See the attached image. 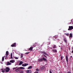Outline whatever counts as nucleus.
Returning <instances> with one entry per match:
<instances>
[{
  "mask_svg": "<svg viewBox=\"0 0 73 73\" xmlns=\"http://www.w3.org/2000/svg\"><path fill=\"white\" fill-rule=\"evenodd\" d=\"M4 70H5L6 72H8L10 70V69L8 67H7L6 68H5Z\"/></svg>",
  "mask_w": 73,
  "mask_h": 73,
  "instance_id": "obj_1",
  "label": "nucleus"
},
{
  "mask_svg": "<svg viewBox=\"0 0 73 73\" xmlns=\"http://www.w3.org/2000/svg\"><path fill=\"white\" fill-rule=\"evenodd\" d=\"M73 29V27L72 26H70L69 27V28L68 29V31H70Z\"/></svg>",
  "mask_w": 73,
  "mask_h": 73,
  "instance_id": "obj_2",
  "label": "nucleus"
},
{
  "mask_svg": "<svg viewBox=\"0 0 73 73\" xmlns=\"http://www.w3.org/2000/svg\"><path fill=\"white\" fill-rule=\"evenodd\" d=\"M58 36L57 35H55L53 37V40H56V39L57 38Z\"/></svg>",
  "mask_w": 73,
  "mask_h": 73,
  "instance_id": "obj_3",
  "label": "nucleus"
},
{
  "mask_svg": "<svg viewBox=\"0 0 73 73\" xmlns=\"http://www.w3.org/2000/svg\"><path fill=\"white\" fill-rule=\"evenodd\" d=\"M64 41L65 42L66 44H67V40H66V38H64L63 39Z\"/></svg>",
  "mask_w": 73,
  "mask_h": 73,
  "instance_id": "obj_4",
  "label": "nucleus"
},
{
  "mask_svg": "<svg viewBox=\"0 0 73 73\" xmlns=\"http://www.w3.org/2000/svg\"><path fill=\"white\" fill-rule=\"evenodd\" d=\"M44 69H45V67L44 66H43L40 68L41 70H43Z\"/></svg>",
  "mask_w": 73,
  "mask_h": 73,
  "instance_id": "obj_5",
  "label": "nucleus"
},
{
  "mask_svg": "<svg viewBox=\"0 0 73 73\" xmlns=\"http://www.w3.org/2000/svg\"><path fill=\"white\" fill-rule=\"evenodd\" d=\"M42 61H43L42 58L39 59H38V62H42Z\"/></svg>",
  "mask_w": 73,
  "mask_h": 73,
  "instance_id": "obj_6",
  "label": "nucleus"
},
{
  "mask_svg": "<svg viewBox=\"0 0 73 73\" xmlns=\"http://www.w3.org/2000/svg\"><path fill=\"white\" fill-rule=\"evenodd\" d=\"M28 65V64L25 63V64H23L22 65V66H27Z\"/></svg>",
  "mask_w": 73,
  "mask_h": 73,
  "instance_id": "obj_7",
  "label": "nucleus"
},
{
  "mask_svg": "<svg viewBox=\"0 0 73 73\" xmlns=\"http://www.w3.org/2000/svg\"><path fill=\"white\" fill-rule=\"evenodd\" d=\"M27 73H31V70H28L26 71Z\"/></svg>",
  "mask_w": 73,
  "mask_h": 73,
  "instance_id": "obj_8",
  "label": "nucleus"
},
{
  "mask_svg": "<svg viewBox=\"0 0 73 73\" xmlns=\"http://www.w3.org/2000/svg\"><path fill=\"white\" fill-rule=\"evenodd\" d=\"M66 61L67 62H68V54H66Z\"/></svg>",
  "mask_w": 73,
  "mask_h": 73,
  "instance_id": "obj_9",
  "label": "nucleus"
},
{
  "mask_svg": "<svg viewBox=\"0 0 73 73\" xmlns=\"http://www.w3.org/2000/svg\"><path fill=\"white\" fill-rule=\"evenodd\" d=\"M15 45H16V43H14L11 45V46L12 47H14Z\"/></svg>",
  "mask_w": 73,
  "mask_h": 73,
  "instance_id": "obj_10",
  "label": "nucleus"
},
{
  "mask_svg": "<svg viewBox=\"0 0 73 73\" xmlns=\"http://www.w3.org/2000/svg\"><path fill=\"white\" fill-rule=\"evenodd\" d=\"M34 47H31L29 48V50H33V48Z\"/></svg>",
  "mask_w": 73,
  "mask_h": 73,
  "instance_id": "obj_11",
  "label": "nucleus"
},
{
  "mask_svg": "<svg viewBox=\"0 0 73 73\" xmlns=\"http://www.w3.org/2000/svg\"><path fill=\"white\" fill-rule=\"evenodd\" d=\"M52 51L53 52H56V53H57V50H54V49H53L52 50Z\"/></svg>",
  "mask_w": 73,
  "mask_h": 73,
  "instance_id": "obj_12",
  "label": "nucleus"
},
{
  "mask_svg": "<svg viewBox=\"0 0 73 73\" xmlns=\"http://www.w3.org/2000/svg\"><path fill=\"white\" fill-rule=\"evenodd\" d=\"M23 64V62L22 61H21L19 64V65H22Z\"/></svg>",
  "mask_w": 73,
  "mask_h": 73,
  "instance_id": "obj_13",
  "label": "nucleus"
},
{
  "mask_svg": "<svg viewBox=\"0 0 73 73\" xmlns=\"http://www.w3.org/2000/svg\"><path fill=\"white\" fill-rule=\"evenodd\" d=\"M42 59L43 61H46V59L44 57H43V58H42Z\"/></svg>",
  "mask_w": 73,
  "mask_h": 73,
  "instance_id": "obj_14",
  "label": "nucleus"
},
{
  "mask_svg": "<svg viewBox=\"0 0 73 73\" xmlns=\"http://www.w3.org/2000/svg\"><path fill=\"white\" fill-rule=\"evenodd\" d=\"M11 65V63L8 62L7 64V65Z\"/></svg>",
  "mask_w": 73,
  "mask_h": 73,
  "instance_id": "obj_15",
  "label": "nucleus"
},
{
  "mask_svg": "<svg viewBox=\"0 0 73 73\" xmlns=\"http://www.w3.org/2000/svg\"><path fill=\"white\" fill-rule=\"evenodd\" d=\"M6 56H5L4 57H2V61H4V57H5Z\"/></svg>",
  "mask_w": 73,
  "mask_h": 73,
  "instance_id": "obj_16",
  "label": "nucleus"
},
{
  "mask_svg": "<svg viewBox=\"0 0 73 73\" xmlns=\"http://www.w3.org/2000/svg\"><path fill=\"white\" fill-rule=\"evenodd\" d=\"M9 62L11 63H13L14 62V61L13 60H12L10 61Z\"/></svg>",
  "mask_w": 73,
  "mask_h": 73,
  "instance_id": "obj_17",
  "label": "nucleus"
},
{
  "mask_svg": "<svg viewBox=\"0 0 73 73\" xmlns=\"http://www.w3.org/2000/svg\"><path fill=\"white\" fill-rule=\"evenodd\" d=\"M6 57H7L8 56V51H7L6 52Z\"/></svg>",
  "mask_w": 73,
  "mask_h": 73,
  "instance_id": "obj_18",
  "label": "nucleus"
},
{
  "mask_svg": "<svg viewBox=\"0 0 73 73\" xmlns=\"http://www.w3.org/2000/svg\"><path fill=\"white\" fill-rule=\"evenodd\" d=\"M11 59H13V58H12V54H11Z\"/></svg>",
  "mask_w": 73,
  "mask_h": 73,
  "instance_id": "obj_19",
  "label": "nucleus"
},
{
  "mask_svg": "<svg viewBox=\"0 0 73 73\" xmlns=\"http://www.w3.org/2000/svg\"><path fill=\"white\" fill-rule=\"evenodd\" d=\"M20 69H24L25 68L23 67H20Z\"/></svg>",
  "mask_w": 73,
  "mask_h": 73,
  "instance_id": "obj_20",
  "label": "nucleus"
},
{
  "mask_svg": "<svg viewBox=\"0 0 73 73\" xmlns=\"http://www.w3.org/2000/svg\"><path fill=\"white\" fill-rule=\"evenodd\" d=\"M16 72H19V69L17 68L15 70Z\"/></svg>",
  "mask_w": 73,
  "mask_h": 73,
  "instance_id": "obj_21",
  "label": "nucleus"
},
{
  "mask_svg": "<svg viewBox=\"0 0 73 73\" xmlns=\"http://www.w3.org/2000/svg\"><path fill=\"white\" fill-rule=\"evenodd\" d=\"M69 37H72V34L70 33L69 35Z\"/></svg>",
  "mask_w": 73,
  "mask_h": 73,
  "instance_id": "obj_22",
  "label": "nucleus"
},
{
  "mask_svg": "<svg viewBox=\"0 0 73 73\" xmlns=\"http://www.w3.org/2000/svg\"><path fill=\"white\" fill-rule=\"evenodd\" d=\"M32 66H30L29 67L28 69H32Z\"/></svg>",
  "mask_w": 73,
  "mask_h": 73,
  "instance_id": "obj_23",
  "label": "nucleus"
},
{
  "mask_svg": "<svg viewBox=\"0 0 73 73\" xmlns=\"http://www.w3.org/2000/svg\"><path fill=\"white\" fill-rule=\"evenodd\" d=\"M53 48H57V46H56L55 45H54V46L53 47Z\"/></svg>",
  "mask_w": 73,
  "mask_h": 73,
  "instance_id": "obj_24",
  "label": "nucleus"
},
{
  "mask_svg": "<svg viewBox=\"0 0 73 73\" xmlns=\"http://www.w3.org/2000/svg\"><path fill=\"white\" fill-rule=\"evenodd\" d=\"M66 35V36H69V34H68V33H66V34H65Z\"/></svg>",
  "mask_w": 73,
  "mask_h": 73,
  "instance_id": "obj_25",
  "label": "nucleus"
},
{
  "mask_svg": "<svg viewBox=\"0 0 73 73\" xmlns=\"http://www.w3.org/2000/svg\"><path fill=\"white\" fill-rule=\"evenodd\" d=\"M19 72L20 73H23V71L20 70V71H19Z\"/></svg>",
  "mask_w": 73,
  "mask_h": 73,
  "instance_id": "obj_26",
  "label": "nucleus"
},
{
  "mask_svg": "<svg viewBox=\"0 0 73 73\" xmlns=\"http://www.w3.org/2000/svg\"><path fill=\"white\" fill-rule=\"evenodd\" d=\"M18 68V67H17L16 68H13V70L15 69H16L17 68Z\"/></svg>",
  "mask_w": 73,
  "mask_h": 73,
  "instance_id": "obj_27",
  "label": "nucleus"
},
{
  "mask_svg": "<svg viewBox=\"0 0 73 73\" xmlns=\"http://www.w3.org/2000/svg\"><path fill=\"white\" fill-rule=\"evenodd\" d=\"M29 53V52H28L26 53V54H28Z\"/></svg>",
  "mask_w": 73,
  "mask_h": 73,
  "instance_id": "obj_28",
  "label": "nucleus"
},
{
  "mask_svg": "<svg viewBox=\"0 0 73 73\" xmlns=\"http://www.w3.org/2000/svg\"><path fill=\"white\" fill-rule=\"evenodd\" d=\"M15 59H18V58L17 57H15Z\"/></svg>",
  "mask_w": 73,
  "mask_h": 73,
  "instance_id": "obj_29",
  "label": "nucleus"
},
{
  "mask_svg": "<svg viewBox=\"0 0 73 73\" xmlns=\"http://www.w3.org/2000/svg\"><path fill=\"white\" fill-rule=\"evenodd\" d=\"M2 72H3V73H4L5 72V70H4H4H3L2 71Z\"/></svg>",
  "mask_w": 73,
  "mask_h": 73,
  "instance_id": "obj_30",
  "label": "nucleus"
},
{
  "mask_svg": "<svg viewBox=\"0 0 73 73\" xmlns=\"http://www.w3.org/2000/svg\"><path fill=\"white\" fill-rule=\"evenodd\" d=\"M23 55L21 54V58H23Z\"/></svg>",
  "mask_w": 73,
  "mask_h": 73,
  "instance_id": "obj_31",
  "label": "nucleus"
},
{
  "mask_svg": "<svg viewBox=\"0 0 73 73\" xmlns=\"http://www.w3.org/2000/svg\"><path fill=\"white\" fill-rule=\"evenodd\" d=\"M5 60H7V59H8V57H6L5 58Z\"/></svg>",
  "mask_w": 73,
  "mask_h": 73,
  "instance_id": "obj_32",
  "label": "nucleus"
},
{
  "mask_svg": "<svg viewBox=\"0 0 73 73\" xmlns=\"http://www.w3.org/2000/svg\"><path fill=\"white\" fill-rule=\"evenodd\" d=\"M44 54H45L46 55V54H47L45 53V52H44Z\"/></svg>",
  "mask_w": 73,
  "mask_h": 73,
  "instance_id": "obj_33",
  "label": "nucleus"
},
{
  "mask_svg": "<svg viewBox=\"0 0 73 73\" xmlns=\"http://www.w3.org/2000/svg\"><path fill=\"white\" fill-rule=\"evenodd\" d=\"M61 60H62V56L61 57Z\"/></svg>",
  "mask_w": 73,
  "mask_h": 73,
  "instance_id": "obj_34",
  "label": "nucleus"
},
{
  "mask_svg": "<svg viewBox=\"0 0 73 73\" xmlns=\"http://www.w3.org/2000/svg\"><path fill=\"white\" fill-rule=\"evenodd\" d=\"M50 73H52V71H51L50 70L49 71Z\"/></svg>",
  "mask_w": 73,
  "mask_h": 73,
  "instance_id": "obj_35",
  "label": "nucleus"
},
{
  "mask_svg": "<svg viewBox=\"0 0 73 73\" xmlns=\"http://www.w3.org/2000/svg\"><path fill=\"white\" fill-rule=\"evenodd\" d=\"M67 73H71L70 71H68V72Z\"/></svg>",
  "mask_w": 73,
  "mask_h": 73,
  "instance_id": "obj_36",
  "label": "nucleus"
},
{
  "mask_svg": "<svg viewBox=\"0 0 73 73\" xmlns=\"http://www.w3.org/2000/svg\"><path fill=\"white\" fill-rule=\"evenodd\" d=\"M36 71H38V69H36Z\"/></svg>",
  "mask_w": 73,
  "mask_h": 73,
  "instance_id": "obj_37",
  "label": "nucleus"
},
{
  "mask_svg": "<svg viewBox=\"0 0 73 73\" xmlns=\"http://www.w3.org/2000/svg\"><path fill=\"white\" fill-rule=\"evenodd\" d=\"M71 53H73V50H72V51Z\"/></svg>",
  "mask_w": 73,
  "mask_h": 73,
  "instance_id": "obj_38",
  "label": "nucleus"
},
{
  "mask_svg": "<svg viewBox=\"0 0 73 73\" xmlns=\"http://www.w3.org/2000/svg\"><path fill=\"white\" fill-rule=\"evenodd\" d=\"M70 58H72V56H70Z\"/></svg>",
  "mask_w": 73,
  "mask_h": 73,
  "instance_id": "obj_39",
  "label": "nucleus"
},
{
  "mask_svg": "<svg viewBox=\"0 0 73 73\" xmlns=\"http://www.w3.org/2000/svg\"><path fill=\"white\" fill-rule=\"evenodd\" d=\"M44 57H46V56L45 55H44Z\"/></svg>",
  "mask_w": 73,
  "mask_h": 73,
  "instance_id": "obj_40",
  "label": "nucleus"
},
{
  "mask_svg": "<svg viewBox=\"0 0 73 73\" xmlns=\"http://www.w3.org/2000/svg\"><path fill=\"white\" fill-rule=\"evenodd\" d=\"M50 49H52V48H50Z\"/></svg>",
  "mask_w": 73,
  "mask_h": 73,
  "instance_id": "obj_41",
  "label": "nucleus"
},
{
  "mask_svg": "<svg viewBox=\"0 0 73 73\" xmlns=\"http://www.w3.org/2000/svg\"><path fill=\"white\" fill-rule=\"evenodd\" d=\"M72 70H73V67L72 68Z\"/></svg>",
  "mask_w": 73,
  "mask_h": 73,
  "instance_id": "obj_42",
  "label": "nucleus"
}]
</instances>
